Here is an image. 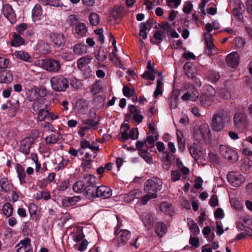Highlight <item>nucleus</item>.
I'll return each instance as SVG.
<instances>
[{"label":"nucleus","mask_w":252,"mask_h":252,"mask_svg":"<svg viewBox=\"0 0 252 252\" xmlns=\"http://www.w3.org/2000/svg\"><path fill=\"white\" fill-rule=\"evenodd\" d=\"M231 120L229 109L226 107L220 108L212 117L211 126L213 130L216 132L222 130L225 126L230 124Z\"/></svg>","instance_id":"1"},{"label":"nucleus","mask_w":252,"mask_h":252,"mask_svg":"<svg viewBox=\"0 0 252 252\" xmlns=\"http://www.w3.org/2000/svg\"><path fill=\"white\" fill-rule=\"evenodd\" d=\"M162 187V181L157 177L147 180L144 183V190L147 193L157 195Z\"/></svg>","instance_id":"2"},{"label":"nucleus","mask_w":252,"mask_h":252,"mask_svg":"<svg viewBox=\"0 0 252 252\" xmlns=\"http://www.w3.org/2000/svg\"><path fill=\"white\" fill-rule=\"evenodd\" d=\"M53 90L56 92H65L69 87V80L62 75H57L50 79Z\"/></svg>","instance_id":"3"},{"label":"nucleus","mask_w":252,"mask_h":252,"mask_svg":"<svg viewBox=\"0 0 252 252\" xmlns=\"http://www.w3.org/2000/svg\"><path fill=\"white\" fill-rule=\"evenodd\" d=\"M111 195V189L108 187L102 185L97 188L95 187L88 198L91 199V198L101 197L102 199H106L110 197Z\"/></svg>","instance_id":"4"},{"label":"nucleus","mask_w":252,"mask_h":252,"mask_svg":"<svg viewBox=\"0 0 252 252\" xmlns=\"http://www.w3.org/2000/svg\"><path fill=\"white\" fill-rule=\"evenodd\" d=\"M82 181L85 185L86 196L88 198L96 187V177L92 174H85Z\"/></svg>","instance_id":"5"},{"label":"nucleus","mask_w":252,"mask_h":252,"mask_svg":"<svg viewBox=\"0 0 252 252\" xmlns=\"http://www.w3.org/2000/svg\"><path fill=\"white\" fill-rule=\"evenodd\" d=\"M233 122L235 129L242 130L247 125V114L242 111H237L234 115Z\"/></svg>","instance_id":"6"},{"label":"nucleus","mask_w":252,"mask_h":252,"mask_svg":"<svg viewBox=\"0 0 252 252\" xmlns=\"http://www.w3.org/2000/svg\"><path fill=\"white\" fill-rule=\"evenodd\" d=\"M49 41L55 48H63L66 42V38L63 33L52 32L49 35Z\"/></svg>","instance_id":"7"},{"label":"nucleus","mask_w":252,"mask_h":252,"mask_svg":"<svg viewBox=\"0 0 252 252\" xmlns=\"http://www.w3.org/2000/svg\"><path fill=\"white\" fill-rule=\"evenodd\" d=\"M220 154L231 163L236 162L238 159L237 153L233 149L224 145L219 146Z\"/></svg>","instance_id":"8"},{"label":"nucleus","mask_w":252,"mask_h":252,"mask_svg":"<svg viewBox=\"0 0 252 252\" xmlns=\"http://www.w3.org/2000/svg\"><path fill=\"white\" fill-rule=\"evenodd\" d=\"M1 107L2 110H7L9 117H14L19 108V100L12 97L6 103L2 104Z\"/></svg>","instance_id":"9"},{"label":"nucleus","mask_w":252,"mask_h":252,"mask_svg":"<svg viewBox=\"0 0 252 252\" xmlns=\"http://www.w3.org/2000/svg\"><path fill=\"white\" fill-rule=\"evenodd\" d=\"M227 177L229 183L235 187H239L245 181V177L243 175L234 171L229 172Z\"/></svg>","instance_id":"10"},{"label":"nucleus","mask_w":252,"mask_h":252,"mask_svg":"<svg viewBox=\"0 0 252 252\" xmlns=\"http://www.w3.org/2000/svg\"><path fill=\"white\" fill-rule=\"evenodd\" d=\"M116 239L119 247L123 246L127 244L131 236V232L127 229H121L117 234Z\"/></svg>","instance_id":"11"},{"label":"nucleus","mask_w":252,"mask_h":252,"mask_svg":"<svg viewBox=\"0 0 252 252\" xmlns=\"http://www.w3.org/2000/svg\"><path fill=\"white\" fill-rule=\"evenodd\" d=\"M44 68L50 72L57 73L61 69L60 62L53 59H48L44 63Z\"/></svg>","instance_id":"12"},{"label":"nucleus","mask_w":252,"mask_h":252,"mask_svg":"<svg viewBox=\"0 0 252 252\" xmlns=\"http://www.w3.org/2000/svg\"><path fill=\"white\" fill-rule=\"evenodd\" d=\"M33 143L34 140L32 138L30 137H25L20 142L19 151L25 155H29L30 149Z\"/></svg>","instance_id":"13"},{"label":"nucleus","mask_w":252,"mask_h":252,"mask_svg":"<svg viewBox=\"0 0 252 252\" xmlns=\"http://www.w3.org/2000/svg\"><path fill=\"white\" fill-rule=\"evenodd\" d=\"M2 13L10 23L14 24L16 22V14L9 4L6 3L3 5Z\"/></svg>","instance_id":"14"},{"label":"nucleus","mask_w":252,"mask_h":252,"mask_svg":"<svg viewBox=\"0 0 252 252\" xmlns=\"http://www.w3.org/2000/svg\"><path fill=\"white\" fill-rule=\"evenodd\" d=\"M212 35L211 34H205L204 41L206 46L205 53L209 56L215 55L217 53V49L212 41Z\"/></svg>","instance_id":"15"},{"label":"nucleus","mask_w":252,"mask_h":252,"mask_svg":"<svg viewBox=\"0 0 252 252\" xmlns=\"http://www.w3.org/2000/svg\"><path fill=\"white\" fill-rule=\"evenodd\" d=\"M72 32L75 35L79 37H85L87 35L88 27L84 23L78 22L74 27L72 28Z\"/></svg>","instance_id":"16"},{"label":"nucleus","mask_w":252,"mask_h":252,"mask_svg":"<svg viewBox=\"0 0 252 252\" xmlns=\"http://www.w3.org/2000/svg\"><path fill=\"white\" fill-rule=\"evenodd\" d=\"M140 219L148 229H151L154 225V218L150 212H143L140 216Z\"/></svg>","instance_id":"17"},{"label":"nucleus","mask_w":252,"mask_h":252,"mask_svg":"<svg viewBox=\"0 0 252 252\" xmlns=\"http://www.w3.org/2000/svg\"><path fill=\"white\" fill-rule=\"evenodd\" d=\"M240 57L236 52H232L227 55L226 62L227 64L232 68H236L239 63Z\"/></svg>","instance_id":"18"},{"label":"nucleus","mask_w":252,"mask_h":252,"mask_svg":"<svg viewBox=\"0 0 252 252\" xmlns=\"http://www.w3.org/2000/svg\"><path fill=\"white\" fill-rule=\"evenodd\" d=\"M15 170L20 185H23L26 184V173L25 170V168L23 165L20 163H17L16 164Z\"/></svg>","instance_id":"19"},{"label":"nucleus","mask_w":252,"mask_h":252,"mask_svg":"<svg viewBox=\"0 0 252 252\" xmlns=\"http://www.w3.org/2000/svg\"><path fill=\"white\" fill-rule=\"evenodd\" d=\"M32 18L33 22L40 20L43 18L42 8L39 3L36 4L32 11Z\"/></svg>","instance_id":"20"},{"label":"nucleus","mask_w":252,"mask_h":252,"mask_svg":"<svg viewBox=\"0 0 252 252\" xmlns=\"http://www.w3.org/2000/svg\"><path fill=\"white\" fill-rule=\"evenodd\" d=\"M155 230L156 234L160 238L163 237L167 232L166 224L158 221L156 223Z\"/></svg>","instance_id":"21"},{"label":"nucleus","mask_w":252,"mask_h":252,"mask_svg":"<svg viewBox=\"0 0 252 252\" xmlns=\"http://www.w3.org/2000/svg\"><path fill=\"white\" fill-rule=\"evenodd\" d=\"M13 80L11 71L3 70L0 71V83H9Z\"/></svg>","instance_id":"22"},{"label":"nucleus","mask_w":252,"mask_h":252,"mask_svg":"<svg viewBox=\"0 0 252 252\" xmlns=\"http://www.w3.org/2000/svg\"><path fill=\"white\" fill-rule=\"evenodd\" d=\"M80 200L79 196L66 197L63 199L62 204L64 207H68L74 205Z\"/></svg>","instance_id":"23"},{"label":"nucleus","mask_w":252,"mask_h":252,"mask_svg":"<svg viewBox=\"0 0 252 252\" xmlns=\"http://www.w3.org/2000/svg\"><path fill=\"white\" fill-rule=\"evenodd\" d=\"M73 53L77 55L81 56L87 52L88 46L82 43H78L74 45L73 47Z\"/></svg>","instance_id":"24"},{"label":"nucleus","mask_w":252,"mask_h":252,"mask_svg":"<svg viewBox=\"0 0 252 252\" xmlns=\"http://www.w3.org/2000/svg\"><path fill=\"white\" fill-rule=\"evenodd\" d=\"M14 55L17 58L25 62L31 63L32 61L31 56L24 51H16L14 52Z\"/></svg>","instance_id":"25"},{"label":"nucleus","mask_w":252,"mask_h":252,"mask_svg":"<svg viewBox=\"0 0 252 252\" xmlns=\"http://www.w3.org/2000/svg\"><path fill=\"white\" fill-rule=\"evenodd\" d=\"M188 148L189 151L191 156L195 160H197L199 158V154L200 150L198 149V145L194 143L190 146H188Z\"/></svg>","instance_id":"26"},{"label":"nucleus","mask_w":252,"mask_h":252,"mask_svg":"<svg viewBox=\"0 0 252 252\" xmlns=\"http://www.w3.org/2000/svg\"><path fill=\"white\" fill-rule=\"evenodd\" d=\"M10 44L13 47H19L25 44V40L20 35L14 33Z\"/></svg>","instance_id":"27"},{"label":"nucleus","mask_w":252,"mask_h":252,"mask_svg":"<svg viewBox=\"0 0 252 252\" xmlns=\"http://www.w3.org/2000/svg\"><path fill=\"white\" fill-rule=\"evenodd\" d=\"M43 5H49L55 7H62L63 5L61 0H38Z\"/></svg>","instance_id":"28"},{"label":"nucleus","mask_w":252,"mask_h":252,"mask_svg":"<svg viewBox=\"0 0 252 252\" xmlns=\"http://www.w3.org/2000/svg\"><path fill=\"white\" fill-rule=\"evenodd\" d=\"M165 36V32L162 30H157L155 32L153 37L155 39L158 40V42H154L152 39H151L150 41L152 44H158L162 40L163 38Z\"/></svg>","instance_id":"29"},{"label":"nucleus","mask_w":252,"mask_h":252,"mask_svg":"<svg viewBox=\"0 0 252 252\" xmlns=\"http://www.w3.org/2000/svg\"><path fill=\"white\" fill-rule=\"evenodd\" d=\"M91 60L90 56H85L79 59L77 62L79 69L83 70L84 67L91 63Z\"/></svg>","instance_id":"30"},{"label":"nucleus","mask_w":252,"mask_h":252,"mask_svg":"<svg viewBox=\"0 0 252 252\" xmlns=\"http://www.w3.org/2000/svg\"><path fill=\"white\" fill-rule=\"evenodd\" d=\"M45 99L42 98V97H39V98L33 100L32 108L34 112H37L40 109H44L43 108Z\"/></svg>","instance_id":"31"},{"label":"nucleus","mask_w":252,"mask_h":252,"mask_svg":"<svg viewBox=\"0 0 252 252\" xmlns=\"http://www.w3.org/2000/svg\"><path fill=\"white\" fill-rule=\"evenodd\" d=\"M3 214L7 218L10 217L13 214V208L12 204L9 202L4 204L2 207Z\"/></svg>","instance_id":"32"},{"label":"nucleus","mask_w":252,"mask_h":252,"mask_svg":"<svg viewBox=\"0 0 252 252\" xmlns=\"http://www.w3.org/2000/svg\"><path fill=\"white\" fill-rule=\"evenodd\" d=\"M60 135V134L59 132H58L56 134H51L45 138V142L48 144H55L59 140Z\"/></svg>","instance_id":"33"},{"label":"nucleus","mask_w":252,"mask_h":252,"mask_svg":"<svg viewBox=\"0 0 252 252\" xmlns=\"http://www.w3.org/2000/svg\"><path fill=\"white\" fill-rule=\"evenodd\" d=\"M31 243V239L29 238H26L25 239L21 240L19 243L16 245V247L20 246L19 248H23L24 250L33 249Z\"/></svg>","instance_id":"34"},{"label":"nucleus","mask_w":252,"mask_h":252,"mask_svg":"<svg viewBox=\"0 0 252 252\" xmlns=\"http://www.w3.org/2000/svg\"><path fill=\"white\" fill-rule=\"evenodd\" d=\"M107 50L102 49V47H100L97 52L95 53V57L97 61L103 62L107 58Z\"/></svg>","instance_id":"35"},{"label":"nucleus","mask_w":252,"mask_h":252,"mask_svg":"<svg viewBox=\"0 0 252 252\" xmlns=\"http://www.w3.org/2000/svg\"><path fill=\"white\" fill-rule=\"evenodd\" d=\"M0 186L1 188V190L3 191L4 192H7L8 190H10L12 188V186L9 183L7 178L0 179Z\"/></svg>","instance_id":"36"},{"label":"nucleus","mask_w":252,"mask_h":252,"mask_svg":"<svg viewBox=\"0 0 252 252\" xmlns=\"http://www.w3.org/2000/svg\"><path fill=\"white\" fill-rule=\"evenodd\" d=\"M84 186L85 185L82 180L78 181L73 184L72 189L75 192H83L84 194H85V189Z\"/></svg>","instance_id":"37"},{"label":"nucleus","mask_w":252,"mask_h":252,"mask_svg":"<svg viewBox=\"0 0 252 252\" xmlns=\"http://www.w3.org/2000/svg\"><path fill=\"white\" fill-rule=\"evenodd\" d=\"M39 52L42 54H46L50 50V46L49 43L42 42L37 45Z\"/></svg>","instance_id":"38"},{"label":"nucleus","mask_w":252,"mask_h":252,"mask_svg":"<svg viewBox=\"0 0 252 252\" xmlns=\"http://www.w3.org/2000/svg\"><path fill=\"white\" fill-rule=\"evenodd\" d=\"M140 156L145 161L149 164L153 163L152 156L147 150H144L139 153Z\"/></svg>","instance_id":"39"},{"label":"nucleus","mask_w":252,"mask_h":252,"mask_svg":"<svg viewBox=\"0 0 252 252\" xmlns=\"http://www.w3.org/2000/svg\"><path fill=\"white\" fill-rule=\"evenodd\" d=\"M34 197L37 200H40L43 198L45 200H48L51 197V195L48 192L45 191H38L35 194Z\"/></svg>","instance_id":"40"},{"label":"nucleus","mask_w":252,"mask_h":252,"mask_svg":"<svg viewBox=\"0 0 252 252\" xmlns=\"http://www.w3.org/2000/svg\"><path fill=\"white\" fill-rule=\"evenodd\" d=\"M208 78L211 82L216 83L220 79V75L218 72L212 70L208 72Z\"/></svg>","instance_id":"41"},{"label":"nucleus","mask_w":252,"mask_h":252,"mask_svg":"<svg viewBox=\"0 0 252 252\" xmlns=\"http://www.w3.org/2000/svg\"><path fill=\"white\" fill-rule=\"evenodd\" d=\"M190 222H188V224L189 225V229L191 233L195 235H198L200 232V229L197 225V223H195L193 220L190 221Z\"/></svg>","instance_id":"42"},{"label":"nucleus","mask_w":252,"mask_h":252,"mask_svg":"<svg viewBox=\"0 0 252 252\" xmlns=\"http://www.w3.org/2000/svg\"><path fill=\"white\" fill-rule=\"evenodd\" d=\"M89 20L90 24L93 26H96L99 23V18L97 14L96 13H92L90 14Z\"/></svg>","instance_id":"43"},{"label":"nucleus","mask_w":252,"mask_h":252,"mask_svg":"<svg viewBox=\"0 0 252 252\" xmlns=\"http://www.w3.org/2000/svg\"><path fill=\"white\" fill-rule=\"evenodd\" d=\"M34 94H37L39 97L44 98L47 94V91L44 87H36L34 89Z\"/></svg>","instance_id":"44"},{"label":"nucleus","mask_w":252,"mask_h":252,"mask_svg":"<svg viewBox=\"0 0 252 252\" xmlns=\"http://www.w3.org/2000/svg\"><path fill=\"white\" fill-rule=\"evenodd\" d=\"M92 161L93 160L91 159L82 158L81 166L84 171L87 172L88 170L92 168V165L91 163Z\"/></svg>","instance_id":"45"},{"label":"nucleus","mask_w":252,"mask_h":252,"mask_svg":"<svg viewBox=\"0 0 252 252\" xmlns=\"http://www.w3.org/2000/svg\"><path fill=\"white\" fill-rule=\"evenodd\" d=\"M69 84L74 89H78L81 86L80 80L75 77H71L69 79Z\"/></svg>","instance_id":"46"},{"label":"nucleus","mask_w":252,"mask_h":252,"mask_svg":"<svg viewBox=\"0 0 252 252\" xmlns=\"http://www.w3.org/2000/svg\"><path fill=\"white\" fill-rule=\"evenodd\" d=\"M189 91H190V96L191 101H196V99L199 97V94L196 89H195L192 85L189 86Z\"/></svg>","instance_id":"47"},{"label":"nucleus","mask_w":252,"mask_h":252,"mask_svg":"<svg viewBox=\"0 0 252 252\" xmlns=\"http://www.w3.org/2000/svg\"><path fill=\"white\" fill-rule=\"evenodd\" d=\"M128 111L130 114H127L126 115V118H130L131 117V115H134V114H136L138 112H141L140 109H138L137 107L135 106L133 104H130L128 105Z\"/></svg>","instance_id":"48"},{"label":"nucleus","mask_w":252,"mask_h":252,"mask_svg":"<svg viewBox=\"0 0 252 252\" xmlns=\"http://www.w3.org/2000/svg\"><path fill=\"white\" fill-rule=\"evenodd\" d=\"M140 31L139 35L142 37L143 39H145L147 38V32L146 30L148 28L146 26V24L144 22L141 23L139 25Z\"/></svg>","instance_id":"49"},{"label":"nucleus","mask_w":252,"mask_h":252,"mask_svg":"<svg viewBox=\"0 0 252 252\" xmlns=\"http://www.w3.org/2000/svg\"><path fill=\"white\" fill-rule=\"evenodd\" d=\"M162 82L160 79H158L157 81V84L156 90L154 93V96L155 98H157L159 94H162Z\"/></svg>","instance_id":"50"},{"label":"nucleus","mask_w":252,"mask_h":252,"mask_svg":"<svg viewBox=\"0 0 252 252\" xmlns=\"http://www.w3.org/2000/svg\"><path fill=\"white\" fill-rule=\"evenodd\" d=\"M27 29L28 24L26 23H23L18 25L16 27V31L17 32V34L24 35V32L27 30Z\"/></svg>","instance_id":"51"},{"label":"nucleus","mask_w":252,"mask_h":252,"mask_svg":"<svg viewBox=\"0 0 252 252\" xmlns=\"http://www.w3.org/2000/svg\"><path fill=\"white\" fill-rule=\"evenodd\" d=\"M157 72H153L151 70H147L141 75L142 77L144 79H148L151 80H154L155 79V74Z\"/></svg>","instance_id":"52"},{"label":"nucleus","mask_w":252,"mask_h":252,"mask_svg":"<svg viewBox=\"0 0 252 252\" xmlns=\"http://www.w3.org/2000/svg\"><path fill=\"white\" fill-rule=\"evenodd\" d=\"M171 206V205L170 204L166 202H163L160 204L159 208L160 211L161 212H163L165 214H169Z\"/></svg>","instance_id":"53"},{"label":"nucleus","mask_w":252,"mask_h":252,"mask_svg":"<svg viewBox=\"0 0 252 252\" xmlns=\"http://www.w3.org/2000/svg\"><path fill=\"white\" fill-rule=\"evenodd\" d=\"M157 197L158 195H155L154 194L151 193H147L142 197L141 199V203L143 205H146L150 199L156 198Z\"/></svg>","instance_id":"54"},{"label":"nucleus","mask_w":252,"mask_h":252,"mask_svg":"<svg viewBox=\"0 0 252 252\" xmlns=\"http://www.w3.org/2000/svg\"><path fill=\"white\" fill-rule=\"evenodd\" d=\"M10 60L4 57H0V69H6L8 67Z\"/></svg>","instance_id":"55"},{"label":"nucleus","mask_w":252,"mask_h":252,"mask_svg":"<svg viewBox=\"0 0 252 252\" xmlns=\"http://www.w3.org/2000/svg\"><path fill=\"white\" fill-rule=\"evenodd\" d=\"M200 131L203 137L206 136L210 132L209 127L208 124H202L200 126Z\"/></svg>","instance_id":"56"},{"label":"nucleus","mask_w":252,"mask_h":252,"mask_svg":"<svg viewBox=\"0 0 252 252\" xmlns=\"http://www.w3.org/2000/svg\"><path fill=\"white\" fill-rule=\"evenodd\" d=\"M37 112H38V118L40 121H43L45 118L47 119L48 110H45L44 108L40 109Z\"/></svg>","instance_id":"57"},{"label":"nucleus","mask_w":252,"mask_h":252,"mask_svg":"<svg viewBox=\"0 0 252 252\" xmlns=\"http://www.w3.org/2000/svg\"><path fill=\"white\" fill-rule=\"evenodd\" d=\"M246 42L241 37H237L235 40V44L237 48L242 49L244 47Z\"/></svg>","instance_id":"58"},{"label":"nucleus","mask_w":252,"mask_h":252,"mask_svg":"<svg viewBox=\"0 0 252 252\" xmlns=\"http://www.w3.org/2000/svg\"><path fill=\"white\" fill-rule=\"evenodd\" d=\"M101 89L102 88L100 83L99 82H96L92 86L91 89V92L94 94H96L100 92V91L101 90Z\"/></svg>","instance_id":"59"},{"label":"nucleus","mask_w":252,"mask_h":252,"mask_svg":"<svg viewBox=\"0 0 252 252\" xmlns=\"http://www.w3.org/2000/svg\"><path fill=\"white\" fill-rule=\"evenodd\" d=\"M84 125H86L90 127L96 126L98 124V122H95L93 119H87L82 122Z\"/></svg>","instance_id":"60"},{"label":"nucleus","mask_w":252,"mask_h":252,"mask_svg":"<svg viewBox=\"0 0 252 252\" xmlns=\"http://www.w3.org/2000/svg\"><path fill=\"white\" fill-rule=\"evenodd\" d=\"M193 8V5L190 1H187L183 7V11L185 13L189 14Z\"/></svg>","instance_id":"61"},{"label":"nucleus","mask_w":252,"mask_h":252,"mask_svg":"<svg viewBox=\"0 0 252 252\" xmlns=\"http://www.w3.org/2000/svg\"><path fill=\"white\" fill-rule=\"evenodd\" d=\"M61 58L65 61H69L72 60L73 55L69 52H63L61 54Z\"/></svg>","instance_id":"62"},{"label":"nucleus","mask_w":252,"mask_h":252,"mask_svg":"<svg viewBox=\"0 0 252 252\" xmlns=\"http://www.w3.org/2000/svg\"><path fill=\"white\" fill-rule=\"evenodd\" d=\"M189 243L194 248H197L199 246V238L196 237H192L190 236Z\"/></svg>","instance_id":"63"},{"label":"nucleus","mask_w":252,"mask_h":252,"mask_svg":"<svg viewBox=\"0 0 252 252\" xmlns=\"http://www.w3.org/2000/svg\"><path fill=\"white\" fill-rule=\"evenodd\" d=\"M171 179L173 182H176L180 179L181 173L178 170H172L171 172Z\"/></svg>","instance_id":"64"}]
</instances>
